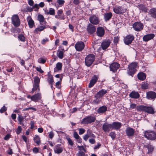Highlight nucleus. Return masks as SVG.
I'll return each mask as SVG.
<instances>
[{
  "mask_svg": "<svg viewBox=\"0 0 156 156\" xmlns=\"http://www.w3.org/2000/svg\"><path fill=\"white\" fill-rule=\"evenodd\" d=\"M137 76L138 79L142 80H144L146 78L145 74L143 73H139L138 74Z\"/></svg>",
  "mask_w": 156,
  "mask_h": 156,
  "instance_id": "34",
  "label": "nucleus"
},
{
  "mask_svg": "<svg viewBox=\"0 0 156 156\" xmlns=\"http://www.w3.org/2000/svg\"><path fill=\"white\" fill-rule=\"evenodd\" d=\"M19 39L22 42H24L25 41V37L22 34L19 35L18 36Z\"/></svg>",
  "mask_w": 156,
  "mask_h": 156,
  "instance_id": "44",
  "label": "nucleus"
},
{
  "mask_svg": "<svg viewBox=\"0 0 156 156\" xmlns=\"http://www.w3.org/2000/svg\"><path fill=\"white\" fill-rule=\"evenodd\" d=\"M129 96L133 98H138L139 97V94L135 91H132L129 95Z\"/></svg>",
  "mask_w": 156,
  "mask_h": 156,
  "instance_id": "32",
  "label": "nucleus"
},
{
  "mask_svg": "<svg viewBox=\"0 0 156 156\" xmlns=\"http://www.w3.org/2000/svg\"><path fill=\"white\" fill-rule=\"evenodd\" d=\"M107 93V90L105 89H101L95 95V97L97 99L102 98L104 95Z\"/></svg>",
  "mask_w": 156,
  "mask_h": 156,
  "instance_id": "14",
  "label": "nucleus"
},
{
  "mask_svg": "<svg viewBox=\"0 0 156 156\" xmlns=\"http://www.w3.org/2000/svg\"><path fill=\"white\" fill-rule=\"evenodd\" d=\"M120 67V65L117 62H114L110 66V70L113 72H115Z\"/></svg>",
  "mask_w": 156,
  "mask_h": 156,
  "instance_id": "16",
  "label": "nucleus"
},
{
  "mask_svg": "<svg viewBox=\"0 0 156 156\" xmlns=\"http://www.w3.org/2000/svg\"><path fill=\"white\" fill-rule=\"evenodd\" d=\"M112 13L111 12L105 13L104 14V19L105 21H109L112 18Z\"/></svg>",
  "mask_w": 156,
  "mask_h": 156,
  "instance_id": "27",
  "label": "nucleus"
},
{
  "mask_svg": "<svg viewBox=\"0 0 156 156\" xmlns=\"http://www.w3.org/2000/svg\"><path fill=\"white\" fill-rule=\"evenodd\" d=\"M63 13V11L62 10H59L57 12V14L59 17H61L62 16L61 15Z\"/></svg>",
  "mask_w": 156,
  "mask_h": 156,
  "instance_id": "57",
  "label": "nucleus"
},
{
  "mask_svg": "<svg viewBox=\"0 0 156 156\" xmlns=\"http://www.w3.org/2000/svg\"><path fill=\"white\" fill-rule=\"evenodd\" d=\"M154 36V35L152 34H147L143 36V39L144 41L147 42L153 39Z\"/></svg>",
  "mask_w": 156,
  "mask_h": 156,
  "instance_id": "20",
  "label": "nucleus"
},
{
  "mask_svg": "<svg viewBox=\"0 0 156 156\" xmlns=\"http://www.w3.org/2000/svg\"><path fill=\"white\" fill-rule=\"evenodd\" d=\"M73 136L76 139L80 138V136L76 132H75L73 133Z\"/></svg>",
  "mask_w": 156,
  "mask_h": 156,
  "instance_id": "55",
  "label": "nucleus"
},
{
  "mask_svg": "<svg viewBox=\"0 0 156 156\" xmlns=\"http://www.w3.org/2000/svg\"><path fill=\"white\" fill-rule=\"evenodd\" d=\"M137 7L141 11L144 12H147V8L146 6L143 4H141L138 5Z\"/></svg>",
  "mask_w": 156,
  "mask_h": 156,
  "instance_id": "28",
  "label": "nucleus"
},
{
  "mask_svg": "<svg viewBox=\"0 0 156 156\" xmlns=\"http://www.w3.org/2000/svg\"><path fill=\"white\" fill-rule=\"evenodd\" d=\"M54 136V133L52 131H51L49 133V137L51 139H52L53 137Z\"/></svg>",
  "mask_w": 156,
  "mask_h": 156,
  "instance_id": "60",
  "label": "nucleus"
},
{
  "mask_svg": "<svg viewBox=\"0 0 156 156\" xmlns=\"http://www.w3.org/2000/svg\"><path fill=\"white\" fill-rule=\"evenodd\" d=\"M111 43V41L109 39H105L104 40L101 44V46L103 50L107 49L110 45Z\"/></svg>",
  "mask_w": 156,
  "mask_h": 156,
  "instance_id": "12",
  "label": "nucleus"
},
{
  "mask_svg": "<svg viewBox=\"0 0 156 156\" xmlns=\"http://www.w3.org/2000/svg\"><path fill=\"white\" fill-rule=\"evenodd\" d=\"M49 40L48 38H45L43 39L41 41V44H44L47 41H48Z\"/></svg>",
  "mask_w": 156,
  "mask_h": 156,
  "instance_id": "61",
  "label": "nucleus"
},
{
  "mask_svg": "<svg viewBox=\"0 0 156 156\" xmlns=\"http://www.w3.org/2000/svg\"><path fill=\"white\" fill-rule=\"evenodd\" d=\"M77 147H78L80 151H83L84 152H86V150L84 148L83 146H80L78 145Z\"/></svg>",
  "mask_w": 156,
  "mask_h": 156,
  "instance_id": "51",
  "label": "nucleus"
},
{
  "mask_svg": "<svg viewBox=\"0 0 156 156\" xmlns=\"http://www.w3.org/2000/svg\"><path fill=\"white\" fill-rule=\"evenodd\" d=\"M30 124V128L33 129L34 127V121H31Z\"/></svg>",
  "mask_w": 156,
  "mask_h": 156,
  "instance_id": "59",
  "label": "nucleus"
},
{
  "mask_svg": "<svg viewBox=\"0 0 156 156\" xmlns=\"http://www.w3.org/2000/svg\"><path fill=\"white\" fill-rule=\"evenodd\" d=\"M146 98L148 99H153L156 98V93L153 91H149L147 93Z\"/></svg>",
  "mask_w": 156,
  "mask_h": 156,
  "instance_id": "21",
  "label": "nucleus"
},
{
  "mask_svg": "<svg viewBox=\"0 0 156 156\" xmlns=\"http://www.w3.org/2000/svg\"><path fill=\"white\" fill-rule=\"evenodd\" d=\"M47 14L52 15H54L55 14V10L53 9L50 8L49 11L47 12Z\"/></svg>",
  "mask_w": 156,
  "mask_h": 156,
  "instance_id": "42",
  "label": "nucleus"
},
{
  "mask_svg": "<svg viewBox=\"0 0 156 156\" xmlns=\"http://www.w3.org/2000/svg\"><path fill=\"white\" fill-rule=\"evenodd\" d=\"M146 147L148 150V153H151L153 151L154 149L153 147L151 145H147L146 146Z\"/></svg>",
  "mask_w": 156,
  "mask_h": 156,
  "instance_id": "39",
  "label": "nucleus"
},
{
  "mask_svg": "<svg viewBox=\"0 0 156 156\" xmlns=\"http://www.w3.org/2000/svg\"><path fill=\"white\" fill-rule=\"evenodd\" d=\"M12 23L15 27H19L20 24V21L17 15H14L11 17Z\"/></svg>",
  "mask_w": 156,
  "mask_h": 156,
  "instance_id": "5",
  "label": "nucleus"
},
{
  "mask_svg": "<svg viewBox=\"0 0 156 156\" xmlns=\"http://www.w3.org/2000/svg\"><path fill=\"white\" fill-rule=\"evenodd\" d=\"M89 131H87V134L83 136V139L86 141L88 139L89 137V135L88 134L89 132H90Z\"/></svg>",
  "mask_w": 156,
  "mask_h": 156,
  "instance_id": "48",
  "label": "nucleus"
},
{
  "mask_svg": "<svg viewBox=\"0 0 156 156\" xmlns=\"http://www.w3.org/2000/svg\"><path fill=\"white\" fill-rule=\"evenodd\" d=\"M89 20L90 23L93 25H97L100 22L98 17L95 15L90 16Z\"/></svg>",
  "mask_w": 156,
  "mask_h": 156,
  "instance_id": "11",
  "label": "nucleus"
},
{
  "mask_svg": "<svg viewBox=\"0 0 156 156\" xmlns=\"http://www.w3.org/2000/svg\"><path fill=\"white\" fill-rule=\"evenodd\" d=\"M144 136L147 139L150 140H155L156 139V134L152 131L145 132Z\"/></svg>",
  "mask_w": 156,
  "mask_h": 156,
  "instance_id": "4",
  "label": "nucleus"
},
{
  "mask_svg": "<svg viewBox=\"0 0 156 156\" xmlns=\"http://www.w3.org/2000/svg\"><path fill=\"white\" fill-rule=\"evenodd\" d=\"M76 155L77 156H87V155L84 152L80 151H79Z\"/></svg>",
  "mask_w": 156,
  "mask_h": 156,
  "instance_id": "45",
  "label": "nucleus"
},
{
  "mask_svg": "<svg viewBox=\"0 0 156 156\" xmlns=\"http://www.w3.org/2000/svg\"><path fill=\"white\" fill-rule=\"evenodd\" d=\"M84 43L82 41L77 42L75 45V48L77 51H82L84 49Z\"/></svg>",
  "mask_w": 156,
  "mask_h": 156,
  "instance_id": "10",
  "label": "nucleus"
},
{
  "mask_svg": "<svg viewBox=\"0 0 156 156\" xmlns=\"http://www.w3.org/2000/svg\"><path fill=\"white\" fill-rule=\"evenodd\" d=\"M109 136H110L112 139L114 140L116 137V134L115 132H112L109 133Z\"/></svg>",
  "mask_w": 156,
  "mask_h": 156,
  "instance_id": "46",
  "label": "nucleus"
},
{
  "mask_svg": "<svg viewBox=\"0 0 156 156\" xmlns=\"http://www.w3.org/2000/svg\"><path fill=\"white\" fill-rule=\"evenodd\" d=\"M134 39V36L131 34L127 35L124 38L123 41L125 44L127 45L130 44Z\"/></svg>",
  "mask_w": 156,
  "mask_h": 156,
  "instance_id": "8",
  "label": "nucleus"
},
{
  "mask_svg": "<svg viewBox=\"0 0 156 156\" xmlns=\"http://www.w3.org/2000/svg\"><path fill=\"white\" fill-rule=\"evenodd\" d=\"M87 131H90V132H89L88 133V134L89 135V137H91L93 138H95V136L94 134L91 133V131L90 130L88 129Z\"/></svg>",
  "mask_w": 156,
  "mask_h": 156,
  "instance_id": "58",
  "label": "nucleus"
},
{
  "mask_svg": "<svg viewBox=\"0 0 156 156\" xmlns=\"http://www.w3.org/2000/svg\"><path fill=\"white\" fill-rule=\"evenodd\" d=\"M62 77H60V81H58L56 83V84H55L57 88H60V83H61L60 81H62Z\"/></svg>",
  "mask_w": 156,
  "mask_h": 156,
  "instance_id": "49",
  "label": "nucleus"
},
{
  "mask_svg": "<svg viewBox=\"0 0 156 156\" xmlns=\"http://www.w3.org/2000/svg\"><path fill=\"white\" fill-rule=\"evenodd\" d=\"M40 80V79L38 77L36 76L34 77V84L33 85V88L31 91L32 93H33L34 91L36 90L37 89L39 90V87Z\"/></svg>",
  "mask_w": 156,
  "mask_h": 156,
  "instance_id": "7",
  "label": "nucleus"
},
{
  "mask_svg": "<svg viewBox=\"0 0 156 156\" xmlns=\"http://www.w3.org/2000/svg\"><path fill=\"white\" fill-rule=\"evenodd\" d=\"M79 133L80 135L83 134L85 132V130L83 128H80L79 129Z\"/></svg>",
  "mask_w": 156,
  "mask_h": 156,
  "instance_id": "50",
  "label": "nucleus"
},
{
  "mask_svg": "<svg viewBox=\"0 0 156 156\" xmlns=\"http://www.w3.org/2000/svg\"><path fill=\"white\" fill-rule=\"evenodd\" d=\"M149 13L151 15V16L154 18H156V9L155 8H153L151 9L149 12Z\"/></svg>",
  "mask_w": 156,
  "mask_h": 156,
  "instance_id": "33",
  "label": "nucleus"
},
{
  "mask_svg": "<svg viewBox=\"0 0 156 156\" xmlns=\"http://www.w3.org/2000/svg\"><path fill=\"white\" fill-rule=\"evenodd\" d=\"M27 20L29 27L30 28H33L34 25V21L32 19L31 16H29L27 17Z\"/></svg>",
  "mask_w": 156,
  "mask_h": 156,
  "instance_id": "26",
  "label": "nucleus"
},
{
  "mask_svg": "<svg viewBox=\"0 0 156 156\" xmlns=\"http://www.w3.org/2000/svg\"><path fill=\"white\" fill-rule=\"evenodd\" d=\"M37 71L41 73H44V71L42 70L40 67H37L36 68Z\"/></svg>",
  "mask_w": 156,
  "mask_h": 156,
  "instance_id": "64",
  "label": "nucleus"
},
{
  "mask_svg": "<svg viewBox=\"0 0 156 156\" xmlns=\"http://www.w3.org/2000/svg\"><path fill=\"white\" fill-rule=\"evenodd\" d=\"M96 34L98 36L102 37L105 34V30L102 27H99L97 28Z\"/></svg>",
  "mask_w": 156,
  "mask_h": 156,
  "instance_id": "22",
  "label": "nucleus"
},
{
  "mask_svg": "<svg viewBox=\"0 0 156 156\" xmlns=\"http://www.w3.org/2000/svg\"><path fill=\"white\" fill-rule=\"evenodd\" d=\"M46 62V60L42 58H40L38 59V62L39 63L44 64Z\"/></svg>",
  "mask_w": 156,
  "mask_h": 156,
  "instance_id": "47",
  "label": "nucleus"
},
{
  "mask_svg": "<svg viewBox=\"0 0 156 156\" xmlns=\"http://www.w3.org/2000/svg\"><path fill=\"white\" fill-rule=\"evenodd\" d=\"M137 66V64L136 62L131 63L128 66L127 73L129 75L133 76L136 71V68Z\"/></svg>",
  "mask_w": 156,
  "mask_h": 156,
  "instance_id": "2",
  "label": "nucleus"
},
{
  "mask_svg": "<svg viewBox=\"0 0 156 156\" xmlns=\"http://www.w3.org/2000/svg\"><path fill=\"white\" fill-rule=\"evenodd\" d=\"M66 139L68 141L69 144L71 146H73V142L72 140L70 138L69 136H66Z\"/></svg>",
  "mask_w": 156,
  "mask_h": 156,
  "instance_id": "43",
  "label": "nucleus"
},
{
  "mask_svg": "<svg viewBox=\"0 0 156 156\" xmlns=\"http://www.w3.org/2000/svg\"><path fill=\"white\" fill-rule=\"evenodd\" d=\"M101 146V144L100 143H98L94 147V149H99Z\"/></svg>",
  "mask_w": 156,
  "mask_h": 156,
  "instance_id": "62",
  "label": "nucleus"
},
{
  "mask_svg": "<svg viewBox=\"0 0 156 156\" xmlns=\"http://www.w3.org/2000/svg\"><path fill=\"white\" fill-rule=\"evenodd\" d=\"M107 108L104 105L100 107L97 110V112L99 114H102L106 112Z\"/></svg>",
  "mask_w": 156,
  "mask_h": 156,
  "instance_id": "29",
  "label": "nucleus"
},
{
  "mask_svg": "<svg viewBox=\"0 0 156 156\" xmlns=\"http://www.w3.org/2000/svg\"><path fill=\"white\" fill-rule=\"evenodd\" d=\"M55 17L56 19H60L61 20H64L65 19V17L64 16H62L60 17H59L58 15H55Z\"/></svg>",
  "mask_w": 156,
  "mask_h": 156,
  "instance_id": "56",
  "label": "nucleus"
},
{
  "mask_svg": "<svg viewBox=\"0 0 156 156\" xmlns=\"http://www.w3.org/2000/svg\"><path fill=\"white\" fill-rule=\"evenodd\" d=\"M144 112L151 114H154L155 112L153 108L151 107H147L146 106Z\"/></svg>",
  "mask_w": 156,
  "mask_h": 156,
  "instance_id": "30",
  "label": "nucleus"
},
{
  "mask_svg": "<svg viewBox=\"0 0 156 156\" xmlns=\"http://www.w3.org/2000/svg\"><path fill=\"white\" fill-rule=\"evenodd\" d=\"M96 120V117L94 116L89 115L83 119L81 122L82 125L87 124L94 122Z\"/></svg>",
  "mask_w": 156,
  "mask_h": 156,
  "instance_id": "1",
  "label": "nucleus"
},
{
  "mask_svg": "<svg viewBox=\"0 0 156 156\" xmlns=\"http://www.w3.org/2000/svg\"><path fill=\"white\" fill-rule=\"evenodd\" d=\"M62 63L60 62H58L56 64V68L54 69V71H57L56 69L58 70H61L62 69Z\"/></svg>",
  "mask_w": 156,
  "mask_h": 156,
  "instance_id": "36",
  "label": "nucleus"
},
{
  "mask_svg": "<svg viewBox=\"0 0 156 156\" xmlns=\"http://www.w3.org/2000/svg\"><path fill=\"white\" fill-rule=\"evenodd\" d=\"M57 2L59 5L62 6L65 3V1L63 0H57Z\"/></svg>",
  "mask_w": 156,
  "mask_h": 156,
  "instance_id": "52",
  "label": "nucleus"
},
{
  "mask_svg": "<svg viewBox=\"0 0 156 156\" xmlns=\"http://www.w3.org/2000/svg\"><path fill=\"white\" fill-rule=\"evenodd\" d=\"M143 27L144 26L143 23L140 22H136L133 25V28L136 31H141L143 29Z\"/></svg>",
  "mask_w": 156,
  "mask_h": 156,
  "instance_id": "6",
  "label": "nucleus"
},
{
  "mask_svg": "<svg viewBox=\"0 0 156 156\" xmlns=\"http://www.w3.org/2000/svg\"><path fill=\"white\" fill-rule=\"evenodd\" d=\"M112 129L111 124H109L107 122H105L102 126V129L105 132H108L111 130Z\"/></svg>",
  "mask_w": 156,
  "mask_h": 156,
  "instance_id": "17",
  "label": "nucleus"
},
{
  "mask_svg": "<svg viewBox=\"0 0 156 156\" xmlns=\"http://www.w3.org/2000/svg\"><path fill=\"white\" fill-rule=\"evenodd\" d=\"M114 12L118 14H122L125 12L126 9L121 6H118L113 8Z\"/></svg>",
  "mask_w": 156,
  "mask_h": 156,
  "instance_id": "9",
  "label": "nucleus"
},
{
  "mask_svg": "<svg viewBox=\"0 0 156 156\" xmlns=\"http://www.w3.org/2000/svg\"><path fill=\"white\" fill-rule=\"evenodd\" d=\"M87 30L89 33L93 34L96 31V27L91 24L89 23L87 27Z\"/></svg>",
  "mask_w": 156,
  "mask_h": 156,
  "instance_id": "18",
  "label": "nucleus"
},
{
  "mask_svg": "<svg viewBox=\"0 0 156 156\" xmlns=\"http://www.w3.org/2000/svg\"><path fill=\"white\" fill-rule=\"evenodd\" d=\"M47 25H46L41 26L36 28L34 31V34H37L39 32H41L43 31L44 29L47 28Z\"/></svg>",
  "mask_w": 156,
  "mask_h": 156,
  "instance_id": "25",
  "label": "nucleus"
},
{
  "mask_svg": "<svg viewBox=\"0 0 156 156\" xmlns=\"http://www.w3.org/2000/svg\"><path fill=\"white\" fill-rule=\"evenodd\" d=\"M141 87L143 89H146L148 88V84L146 82H143L142 83L141 85Z\"/></svg>",
  "mask_w": 156,
  "mask_h": 156,
  "instance_id": "41",
  "label": "nucleus"
},
{
  "mask_svg": "<svg viewBox=\"0 0 156 156\" xmlns=\"http://www.w3.org/2000/svg\"><path fill=\"white\" fill-rule=\"evenodd\" d=\"M95 59V56L92 54L87 55L85 58V65L87 66H90L93 63Z\"/></svg>",
  "mask_w": 156,
  "mask_h": 156,
  "instance_id": "3",
  "label": "nucleus"
},
{
  "mask_svg": "<svg viewBox=\"0 0 156 156\" xmlns=\"http://www.w3.org/2000/svg\"><path fill=\"white\" fill-rule=\"evenodd\" d=\"M126 133L128 137H132L134 135L135 130L130 127H127L126 129Z\"/></svg>",
  "mask_w": 156,
  "mask_h": 156,
  "instance_id": "15",
  "label": "nucleus"
},
{
  "mask_svg": "<svg viewBox=\"0 0 156 156\" xmlns=\"http://www.w3.org/2000/svg\"><path fill=\"white\" fill-rule=\"evenodd\" d=\"M64 49H62V51H58L57 52L58 56L60 59H62L64 55L63 51Z\"/></svg>",
  "mask_w": 156,
  "mask_h": 156,
  "instance_id": "38",
  "label": "nucleus"
},
{
  "mask_svg": "<svg viewBox=\"0 0 156 156\" xmlns=\"http://www.w3.org/2000/svg\"><path fill=\"white\" fill-rule=\"evenodd\" d=\"M34 140L38 145H39L41 143L40 138L37 135H35V136L34 138Z\"/></svg>",
  "mask_w": 156,
  "mask_h": 156,
  "instance_id": "35",
  "label": "nucleus"
},
{
  "mask_svg": "<svg viewBox=\"0 0 156 156\" xmlns=\"http://www.w3.org/2000/svg\"><path fill=\"white\" fill-rule=\"evenodd\" d=\"M98 80V77L96 75H94L90 80L88 87L89 88L92 87L97 82Z\"/></svg>",
  "mask_w": 156,
  "mask_h": 156,
  "instance_id": "23",
  "label": "nucleus"
},
{
  "mask_svg": "<svg viewBox=\"0 0 156 156\" xmlns=\"http://www.w3.org/2000/svg\"><path fill=\"white\" fill-rule=\"evenodd\" d=\"M37 20L39 21L40 23L44 22V16L42 15H39L37 16Z\"/></svg>",
  "mask_w": 156,
  "mask_h": 156,
  "instance_id": "37",
  "label": "nucleus"
},
{
  "mask_svg": "<svg viewBox=\"0 0 156 156\" xmlns=\"http://www.w3.org/2000/svg\"><path fill=\"white\" fill-rule=\"evenodd\" d=\"M21 130L22 129L21 127L20 126H19L16 131V133L17 134H19L21 132Z\"/></svg>",
  "mask_w": 156,
  "mask_h": 156,
  "instance_id": "54",
  "label": "nucleus"
},
{
  "mask_svg": "<svg viewBox=\"0 0 156 156\" xmlns=\"http://www.w3.org/2000/svg\"><path fill=\"white\" fill-rule=\"evenodd\" d=\"M24 119L23 117L21 116H19L18 118V120L19 122H21L23 121Z\"/></svg>",
  "mask_w": 156,
  "mask_h": 156,
  "instance_id": "63",
  "label": "nucleus"
},
{
  "mask_svg": "<svg viewBox=\"0 0 156 156\" xmlns=\"http://www.w3.org/2000/svg\"><path fill=\"white\" fill-rule=\"evenodd\" d=\"M112 129L115 130L119 129L122 126V123L119 122H113L111 124Z\"/></svg>",
  "mask_w": 156,
  "mask_h": 156,
  "instance_id": "19",
  "label": "nucleus"
},
{
  "mask_svg": "<svg viewBox=\"0 0 156 156\" xmlns=\"http://www.w3.org/2000/svg\"><path fill=\"white\" fill-rule=\"evenodd\" d=\"M47 80L49 84L50 85L51 88H52L53 87V83L54 81L52 76L51 74L48 75Z\"/></svg>",
  "mask_w": 156,
  "mask_h": 156,
  "instance_id": "31",
  "label": "nucleus"
},
{
  "mask_svg": "<svg viewBox=\"0 0 156 156\" xmlns=\"http://www.w3.org/2000/svg\"><path fill=\"white\" fill-rule=\"evenodd\" d=\"M41 98V94L38 93L31 96L30 97V99L32 101L36 102H37L38 100H40Z\"/></svg>",
  "mask_w": 156,
  "mask_h": 156,
  "instance_id": "24",
  "label": "nucleus"
},
{
  "mask_svg": "<svg viewBox=\"0 0 156 156\" xmlns=\"http://www.w3.org/2000/svg\"><path fill=\"white\" fill-rule=\"evenodd\" d=\"M64 148L60 144H58L54 147V151L55 153L59 154L63 151Z\"/></svg>",
  "mask_w": 156,
  "mask_h": 156,
  "instance_id": "13",
  "label": "nucleus"
},
{
  "mask_svg": "<svg viewBox=\"0 0 156 156\" xmlns=\"http://www.w3.org/2000/svg\"><path fill=\"white\" fill-rule=\"evenodd\" d=\"M146 106L144 105H140L136 107L137 110L139 111H145Z\"/></svg>",
  "mask_w": 156,
  "mask_h": 156,
  "instance_id": "40",
  "label": "nucleus"
},
{
  "mask_svg": "<svg viewBox=\"0 0 156 156\" xmlns=\"http://www.w3.org/2000/svg\"><path fill=\"white\" fill-rule=\"evenodd\" d=\"M6 110V108L5 106H3L1 109H0V112L2 113L5 112Z\"/></svg>",
  "mask_w": 156,
  "mask_h": 156,
  "instance_id": "53",
  "label": "nucleus"
}]
</instances>
